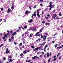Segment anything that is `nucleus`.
I'll return each instance as SVG.
<instances>
[{
	"mask_svg": "<svg viewBox=\"0 0 63 63\" xmlns=\"http://www.w3.org/2000/svg\"><path fill=\"white\" fill-rule=\"evenodd\" d=\"M40 34V32H37L35 35V37H37L38 36V37H40L41 36V38L42 39L43 38V35H41V34Z\"/></svg>",
	"mask_w": 63,
	"mask_h": 63,
	"instance_id": "1",
	"label": "nucleus"
},
{
	"mask_svg": "<svg viewBox=\"0 0 63 63\" xmlns=\"http://www.w3.org/2000/svg\"><path fill=\"white\" fill-rule=\"evenodd\" d=\"M40 10H41V9H37L36 10V11L37 12V16L38 18H39L40 17V12H39V11H40Z\"/></svg>",
	"mask_w": 63,
	"mask_h": 63,
	"instance_id": "2",
	"label": "nucleus"
},
{
	"mask_svg": "<svg viewBox=\"0 0 63 63\" xmlns=\"http://www.w3.org/2000/svg\"><path fill=\"white\" fill-rule=\"evenodd\" d=\"M55 5L54 4H51V5H49V7H50L49 8V10H51V9H52V7H54Z\"/></svg>",
	"mask_w": 63,
	"mask_h": 63,
	"instance_id": "3",
	"label": "nucleus"
},
{
	"mask_svg": "<svg viewBox=\"0 0 63 63\" xmlns=\"http://www.w3.org/2000/svg\"><path fill=\"white\" fill-rule=\"evenodd\" d=\"M41 48L40 47H37L34 49H33V50L34 51H36V50H41Z\"/></svg>",
	"mask_w": 63,
	"mask_h": 63,
	"instance_id": "4",
	"label": "nucleus"
},
{
	"mask_svg": "<svg viewBox=\"0 0 63 63\" xmlns=\"http://www.w3.org/2000/svg\"><path fill=\"white\" fill-rule=\"evenodd\" d=\"M12 7L11 9H14L15 8V7H14V3H12Z\"/></svg>",
	"mask_w": 63,
	"mask_h": 63,
	"instance_id": "5",
	"label": "nucleus"
},
{
	"mask_svg": "<svg viewBox=\"0 0 63 63\" xmlns=\"http://www.w3.org/2000/svg\"><path fill=\"white\" fill-rule=\"evenodd\" d=\"M47 36L46 35H44L43 36V38H44L43 39V41H45V40H47Z\"/></svg>",
	"mask_w": 63,
	"mask_h": 63,
	"instance_id": "6",
	"label": "nucleus"
},
{
	"mask_svg": "<svg viewBox=\"0 0 63 63\" xmlns=\"http://www.w3.org/2000/svg\"><path fill=\"white\" fill-rule=\"evenodd\" d=\"M53 19H55V17L57 16V15L56 14H54L53 15Z\"/></svg>",
	"mask_w": 63,
	"mask_h": 63,
	"instance_id": "7",
	"label": "nucleus"
},
{
	"mask_svg": "<svg viewBox=\"0 0 63 63\" xmlns=\"http://www.w3.org/2000/svg\"><path fill=\"white\" fill-rule=\"evenodd\" d=\"M33 19H31L30 20H29L28 21V22L29 23H32V22H33Z\"/></svg>",
	"mask_w": 63,
	"mask_h": 63,
	"instance_id": "8",
	"label": "nucleus"
},
{
	"mask_svg": "<svg viewBox=\"0 0 63 63\" xmlns=\"http://www.w3.org/2000/svg\"><path fill=\"white\" fill-rule=\"evenodd\" d=\"M16 34V32H15L11 34L12 36H15Z\"/></svg>",
	"mask_w": 63,
	"mask_h": 63,
	"instance_id": "9",
	"label": "nucleus"
},
{
	"mask_svg": "<svg viewBox=\"0 0 63 63\" xmlns=\"http://www.w3.org/2000/svg\"><path fill=\"white\" fill-rule=\"evenodd\" d=\"M11 12V10L10 8H9L7 11V13H9V12Z\"/></svg>",
	"mask_w": 63,
	"mask_h": 63,
	"instance_id": "10",
	"label": "nucleus"
},
{
	"mask_svg": "<svg viewBox=\"0 0 63 63\" xmlns=\"http://www.w3.org/2000/svg\"><path fill=\"white\" fill-rule=\"evenodd\" d=\"M9 62H12L13 61V60L12 59H9Z\"/></svg>",
	"mask_w": 63,
	"mask_h": 63,
	"instance_id": "11",
	"label": "nucleus"
},
{
	"mask_svg": "<svg viewBox=\"0 0 63 63\" xmlns=\"http://www.w3.org/2000/svg\"><path fill=\"white\" fill-rule=\"evenodd\" d=\"M60 48H62V47H58L57 48V49H60Z\"/></svg>",
	"mask_w": 63,
	"mask_h": 63,
	"instance_id": "12",
	"label": "nucleus"
},
{
	"mask_svg": "<svg viewBox=\"0 0 63 63\" xmlns=\"http://www.w3.org/2000/svg\"><path fill=\"white\" fill-rule=\"evenodd\" d=\"M25 14H28V11L27 10L25 12Z\"/></svg>",
	"mask_w": 63,
	"mask_h": 63,
	"instance_id": "13",
	"label": "nucleus"
},
{
	"mask_svg": "<svg viewBox=\"0 0 63 63\" xmlns=\"http://www.w3.org/2000/svg\"><path fill=\"white\" fill-rule=\"evenodd\" d=\"M26 53H27V52H26V50L23 51V53L25 54Z\"/></svg>",
	"mask_w": 63,
	"mask_h": 63,
	"instance_id": "14",
	"label": "nucleus"
},
{
	"mask_svg": "<svg viewBox=\"0 0 63 63\" xmlns=\"http://www.w3.org/2000/svg\"><path fill=\"white\" fill-rule=\"evenodd\" d=\"M26 62H31V60H28V61L26 60Z\"/></svg>",
	"mask_w": 63,
	"mask_h": 63,
	"instance_id": "15",
	"label": "nucleus"
},
{
	"mask_svg": "<svg viewBox=\"0 0 63 63\" xmlns=\"http://www.w3.org/2000/svg\"><path fill=\"white\" fill-rule=\"evenodd\" d=\"M45 18H46V19L47 20H48V17H47V16H45Z\"/></svg>",
	"mask_w": 63,
	"mask_h": 63,
	"instance_id": "16",
	"label": "nucleus"
},
{
	"mask_svg": "<svg viewBox=\"0 0 63 63\" xmlns=\"http://www.w3.org/2000/svg\"><path fill=\"white\" fill-rule=\"evenodd\" d=\"M2 59L4 61L6 60V58H5V57H3L2 58Z\"/></svg>",
	"mask_w": 63,
	"mask_h": 63,
	"instance_id": "17",
	"label": "nucleus"
},
{
	"mask_svg": "<svg viewBox=\"0 0 63 63\" xmlns=\"http://www.w3.org/2000/svg\"><path fill=\"white\" fill-rule=\"evenodd\" d=\"M31 47L32 48H33V49H34L35 48V47L34 46H31Z\"/></svg>",
	"mask_w": 63,
	"mask_h": 63,
	"instance_id": "18",
	"label": "nucleus"
},
{
	"mask_svg": "<svg viewBox=\"0 0 63 63\" xmlns=\"http://www.w3.org/2000/svg\"><path fill=\"white\" fill-rule=\"evenodd\" d=\"M31 30H32V31H34V30H36V29H31Z\"/></svg>",
	"mask_w": 63,
	"mask_h": 63,
	"instance_id": "19",
	"label": "nucleus"
},
{
	"mask_svg": "<svg viewBox=\"0 0 63 63\" xmlns=\"http://www.w3.org/2000/svg\"><path fill=\"white\" fill-rule=\"evenodd\" d=\"M35 57L36 56H35L34 57H32V59H35V58H36Z\"/></svg>",
	"mask_w": 63,
	"mask_h": 63,
	"instance_id": "20",
	"label": "nucleus"
},
{
	"mask_svg": "<svg viewBox=\"0 0 63 63\" xmlns=\"http://www.w3.org/2000/svg\"><path fill=\"white\" fill-rule=\"evenodd\" d=\"M57 46H58V45H57V44H56L55 45V47L56 48L57 47Z\"/></svg>",
	"mask_w": 63,
	"mask_h": 63,
	"instance_id": "21",
	"label": "nucleus"
},
{
	"mask_svg": "<svg viewBox=\"0 0 63 63\" xmlns=\"http://www.w3.org/2000/svg\"><path fill=\"white\" fill-rule=\"evenodd\" d=\"M11 40H12V39L10 38L9 39L8 41L9 42H11Z\"/></svg>",
	"mask_w": 63,
	"mask_h": 63,
	"instance_id": "22",
	"label": "nucleus"
},
{
	"mask_svg": "<svg viewBox=\"0 0 63 63\" xmlns=\"http://www.w3.org/2000/svg\"><path fill=\"white\" fill-rule=\"evenodd\" d=\"M4 36L5 37H7V35L6 34H5L4 35Z\"/></svg>",
	"mask_w": 63,
	"mask_h": 63,
	"instance_id": "23",
	"label": "nucleus"
},
{
	"mask_svg": "<svg viewBox=\"0 0 63 63\" xmlns=\"http://www.w3.org/2000/svg\"><path fill=\"white\" fill-rule=\"evenodd\" d=\"M6 39V37H5V36H3L2 37L3 40H4V39Z\"/></svg>",
	"mask_w": 63,
	"mask_h": 63,
	"instance_id": "24",
	"label": "nucleus"
},
{
	"mask_svg": "<svg viewBox=\"0 0 63 63\" xmlns=\"http://www.w3.org/2000/svg\"><path fill=\"white\" fill-rule=\"evenodd\" d=\"M6 54H8L9 53V51H6Z\"/></svg>",
	"mask_w": 63,
	"mask_h": 63,
	"instance_id": "25",
	"label": "nucleus"
},
{
	"mask_svg": "<svg viewBox=\"0 0 63 63\" xmlns=\"http://www.w3.org/2000/svg\"><path fill=\"white\" fill-rule=\"evenodd\" d=\"M50 59H51V58H50L48 60V62H50Z\"/></svg>",
	"mask_w": 63,
	"mask_h": 63,
	"instance_id": "26",
	"label": "nucleus"
},
{
	"mask_svg": "<svg viewBox=\"0 0 63 63\" xmlns=\"http://www.w3.org/2000/svg\"><path fill=\"white\" fill-rule=\"evenodd\" d=\"M49 5H51V4H52V2H49Z\"/></svg>",
	"mask_w": 63,
	"mask_h": 63,
	"instance_id": "27",
	"label": "nucleus"
},
{
	"mask_svg": "<svg viewBox=\"0 0 63 63\" xmlns=\"http://www.w3.org/2000/svg\"><path fill=\"white\" fill-rule=\"evenodd\" d=\"M22 43H20L19 44V46H22Z\"/></svg>",
	"mask_w": 63,
	"mask_h": 63,
	"instance_id": "28",
	"label": "nucleus"
},
{
	"mask_svg": "<svg viewBox=\"0 0 63 63\" xmlns=\"http://www.w3.org/2000/svg\"><path fill=\"white\" fill-rule=\"evenodd\" d=\"M3 45H4L3 44H1L0 45V47H2V46H3Z\"/></svg>",
	"mask_w": 63,
	"mask_h": 63,
	"instance_id": "29",
	"label": "nucleus"
},
{
	"mask_svg": "<svg viewBox=\"0 0 63 63\" xmlns=\"http://www.w3.org/2000/svg\"><path fill=\"white\" fill-rule=\"evenodd\" d=\"M35 58H37V59H39V58H39V57H37V56H35Z\"/></svg>",
	"mask_w": 63,
	"mask_h": 63,
	"instance_id": "30",
	"label": "nucleus"
},
{
	"mask_svg": "<svg viewBox=\"0 0 63 63\" xmlns=\"http://www.w3.org/2000/svg\"><path fill=\"white\" fill-rule=\"evenodd\" d=\"M57 58H55L53 59L54 61H56V60Z\"/></svg>",
	"mask_w": 63,
	"mask_h": 63,
	"instance_id": "31",
	"label": "nucleus"
},
{
	"mask_svg": "<svg viewBox=\"0 0 63 63\" xmlns=\"http://www.w3.org/2000/svg\"><path fill=\"white\" fill-rule=\"evenodd\" d=\"M57 33H56L54 35H53V36H55V35H57Z\"/></svg>",
	"mask_w": 63,
	"mask_h": 63,
	"instance_id": "32",
	"label": "nucleus"
},
{
	"mask_svg": "<svg viewBox=\"0 0 63 63\" xmlns=\"http://www.w3.org/2000/svg\"><path fill=\"white\" fill-rule=\"evenodd\" d=\"M48 33H45V35H48Z\"/></svg>",
	"mask_w": 63,
	"mask_h": 63,
	"instance_id": "33",
	"label": "nucleus"
},
{
	"mask_svg": "<svg viewBox=\"0 0 63 63\" xmlns=\"http://www.w3.org/2000/svg\"><path fill=\"white\" fill-rule=\"evenodd\" d=\"M46 25H49V23H47L46 24Z\"/></svg>",
	"mask_w": 63,
	"mask_h": 63,
	"instance_id": "34",
	"label": "nucleus"
},
{
	"mask_svg": "<svg viewBox=\"0 0 63 63\" xmlns=\"http://www.w3.org/2000/svg\"><path fill=\"white\" fill-rule=\"evenodd\" d=\"M56 19H60V18L59 17H56Z\"/></svg>",
	"mask_w": 63,
	"mask_h": 63,
	"instance_id": "35",
	"label": "nucleus"
},
{
	"mask_svg": "<svg viewBox=\"0 0 63 63\" xmlns=\"http://www.w3.org/2000/svg\"><path fill=\"white\" fill-rule=\"evenodd\" d=\"M59 16H61L62 15V14H61V13H60L59 14Z\"/></svg>",
	"mask_w": 63,
	"mask_h": 63,
	"instance_id": "36",
	"label": "nucleus"
},
{
	"mask_svg": "<svg viewBox=\"0 0 63 63\" xmlns=\"http://www.w3.org/2000/svg\"><path fill=\"white\" fill-rule=\"evenodd\" d=\"M7 36H10V34H9V33H7Z\"/></svg>",
	"mask_w": 63,
	"mask_h": 63,
	"instance_id": "37",
	"label": "nucleus"
},
{
	"mask_svg": "<svg viewBox=\"0 0 63 63\" xmlns=\"http://www.w3.org/2000/svg\"><path fill=\"white\" fill-rule=\"evenodd\" d=\"M29 9H30V10H32V8H31L30 6H29Z\"/></svg>",
	"mask_w": 63,
	"mask_h": 63,
	"instance_id": "38",
	"label": "nucleus"
},
{
	"mask_svg": "<svg viewBox=\"0 0 63 63\" xmlns=\"http://www.w3.org/2000/svg\"><path fill=\"white\" fill-rule=\"evenodd\" d=\"M14 44H15V45H16V44H17V43L16 42H15V41H14Z\"/></svg>",
	"mask_w": 63,
	"mask_h": 63,
	"instance_id": "39",
	"label": "nucleus"
},
{
	"mask_svg": "<svg viewBox=\"0 0 63 63\" xmlns=\"http://www.w3.org/2000/svg\"><path fill=\"white\" fill-rule=\"evenodd\" d=\"M47 16H48V17H49V16H50V15L49 14H47Z\"/></svg>",
	"mask_w": 63,
	"mask_h": 63,
	"instance_id": "40",
	"label": "nucleus"
},
{
	"mask_svg": "<svg viewBox=\"0 0 63 63\" xmlns=\"http://www.w3.org/2000/svg\"><path fill=\"white\" fill-rule=\"evenodd\" d=\"M48 47V46L47 45H46L45 46V47Z\"/></svg>",
	"mask_w": 63,
	"mask_h": 63,
	"instance_id": "41",
	"label": "nucleus"
},
{
	"mask_svg": "<svg viewBox=\"0 0 63 63\" xmlns=\"http://www.w3.org/2000/svg\"><path fill=\"white\" fill-rule=\"evenodd\" d=\"M59 59L60 60V59H61V57H59Z\"/></svg>",
	"mask_w": 63,
	"mask_h": 63,
	"instance_id": "42",
	"label": "nucleus"
},
{
	"mask_svg": "<svg viewBox=\"0 0 63 63\" xmlns=\"http://www.w3.org/2000/svg\"><path fill=\"white\" fill-rule=\"evenodd\" d=\"M33 16H34V14H33L32 16V18H33Z\"/></svg>",
	"mask_w": 63,
	"mask_h": 63,
	"instance_id": "43",
	"label": "nucleus"
},
{
	"mask_svg": "<svg viewBox=\"0 0 63 63\" xmlns=\"http://www.w3.org/2000/svg\"><path fill=\"white\" fill-rule=\"evenodd\" d=\"M47 55V57H49V55Z\"/></svg>",
	"mask_w": 63,
	"mask_h": 63,
	"instance_id": "44",
	"label": "nucleus"
},
{
	"mask_svg": "<svg viewBox=\"0 0 63 63\" xmlns=\"http://www.w3.org/2000/svg\"><path fill=\"white\" fill-rule=\"evenodd\" d=\"M1 11H3L4 10V9L3 8H1Z\"/></svg>",
	"mask_w": 63,
	"mask_h": 63,
	"instance_id": "45",
	"label": "nucleus"
},
{
	"mask_svg": "<svg viewBox=\"0 0 63 63\" xmlns=\"http://www.w3.org/2000/svg\"><path fill=\"white\" fill-rule=\"evenodd\" d=\"M11 38L12 39H14V37L13 36H12L11 37Z\"/></svg>",
	"mask_w": 63,
	"mask_h": 63,
	"instance_id": "46",
	"label": "nucleus"
},
{
	"mask_svg": "<svg viewBox=\"0 0 63 63\" xmlns=\"http://www.w3.org/2000/svg\"><path fill=\"white\" fill-rule=\"evenodd\" d=\"M36 7H37V6H36L35 5V6L33 7V8H34V9H35V8H36Z\"/></svg>",
	"mask_w": 63,
	"mask_h": 63,
	"instance_id": "47",
	"label": "nucleus"
},
{
	"mask_svg": "<svg viewBox=\"0 0 63 63\" xmlns=\"http://www.w3.org/2000/svg\"><path fill=\"white\" fill-rule=\"evenodd\" d=\"M24 28L25 29H26V28H27V27L26 26H25L24 27Z\"/></svg>",
	"mask_w": 63,
	"mask_h": 63,
	"instance_id": "48",
	"label": "nucleus"
},
{
	"mask_svg": "<svg viewBox=\"0 0 63 63\" xmlns=\"http://www.w3.org/2000/svg\"><path fill=\"white\" fill-rule=\"evenodd\" d=\"M3 20V19H0V22H1V21H2V20Z\"/></svg>",
	"mask_w": 63,
	"mask_h": 63,
	"instance_id": "49",
	"label": "nucleus"
},
{
	"mask_svg": "<svg viewBox=\"0 0 63 63\" xmlns=\"http://www.w3.org/2000/svg\"><path fill=\"white\" fill-rule=\"evenodd\" d=\"M42 15H43V14H44V12L43 11L42 12Z\"/></svg>",
	"mask_w": 63,
	"mask_h": 63,
	"instance_id": "50",
	"label": "nucleus"
},
{
	"mask_svg": "<svg viewBox=\"0 0 63 63\" xmlns=\"http://www.w3.org/2000/svg\"><path fill=\"white\" fill-rule=\"evenodd\" d=\"M19 30H18L16 31V32H19Z\"/></svg>",
	"mask_w": 63,
	"mask_h": 63,
	"instance_id": "51",
	"label": "nucleus"
},
{
	"mask_svg": "<svg viewBox=\"0 0 63 63\" xmlns=\"http://www.w3.org/2000/svg\"><path fill=\"white\" fill-rule=\"evenodd\" d=\"M10 32L11 33H13V31H10Z\"/></svg>",
	"mask_w": 63,
	"mask_h": 63,
	"instance_id": "52",
	"label": "nucleus"
},
{
	"mask_svg": "<svg viewBox=\"0 0 63 63\" xmlns=\"http://www.w3.org/2000/svg\"><path fill=\"white\" fill-rule=\"evenodd\" d=\"M7 41V39H5L4 40V41L5 42V41Z\"/></svg>",
	"mask_w": 63,
	"mask_h": 63,
	"instance_id": "53",
	"label": "nucleus"
},
{
	"mask_svg": "<svg viewBox=\"0 0 63 63\" xmlns=\"http://www.w3.org/2000/svg\"><path fill=\"white\" fill-rule=\"evenodd\" d=\"M6 51H9V49H8V48H7L6 49Z\"/></svg>",
	"mask_w": 63,
	"mask_h": 63,
	"instance_id": "54",
	"label": "nucleus"
},
{
	"mask_svg": "<svg viewBox=\"0 0 63 63\" xmlns=\"http://www.w3.org/2000/svg\"><path fill=\"white\" fill-rule=\"evenodd\" d=\"M46 47H45L44 48V51L45 52H46Z\"/></svg>",
	"mask_w": 63,
	"mask_h": 63,
	"instance_id": "55",
	"label": "nucleus"
},
{
	"mask_svg": "<svg viewBox=\"0 0 63 63\" xmlns=\"http://www.w3.org/2000/svg\"><path fill=\"white\" fill-rule=\"evenodd\" d=\"M23 54L22 53H21V54H20V56H22L23 55Z\"/></svg>",
	"mask_w": 63,
	"mask_h": 63,
	"instance_id": "56",
	"label": "nucleus"
},
{
	"mask_svg": "<svg viewBox=\"0 0 63 63\" xmlns=\"http://www.w3.org/2000/svg\"><path fill=\"white\" fill-rule=\"evenodd\" d=\"M42 23H45V21H43L42 22Z\"/></svg>",
	"mask_w": 63,
	"mask_h": 63,
	"instance_id": "57",
	"label": "nucleus"
},
{
	"mask_svg": "<svg viewBox=\"0 0 63 63\" xmlns=\"http://www.w3.org/2000/svg\"><path fill=\"white\" fill-rule=\"evenodd\" d=\"M51 52H50V54L49 55L50 56H51Z\"/></svg>",
	"mask_w": 63,
	"mask_h": 63,
	"instance_id": "58",
	"label": "nucleus"
},
{
	"mask_svg": "<svg viewBox=\"0 0 63 63\" xmlns=\"http://www.w3.org/2000/svg\"><path fill=\"white\" fill-rule=\"evenodd\" d=\"M9 58L10 59H12V57H11V56H9Z\"/></svg>",
	"mask_w": 63,
	"mask_h": 63,
	"instance_id": "59",
	"label": "nucleus"
},
{
	"mask_svg": "<svg viewBox=\"0 0 63 63\" xmlns=\"http://www.w3.org/2000/svg\"><path fill=\"white\" fill-rule=\"evenodd\" d=\"M56 57V56H54L53 57V58H55Z\"/></svg>",
	"mask_w": 63,
	"mask_h": 63,
	"instance_id": "60",
	"label": "nucleus"
},
{
	"mask_svg": "<svg viewBox=\"0 0 63 63\" xmlns=\"http://www.w3.org/2000/svg\"><path fill=\"white\" fill-rule=\"evenodd\" d=\"M30 37H32V35L31 34H30Z\"/></svg>",
	"mask_w": 63,
	"mask_h": 63,
	"instance_id": "61",
	"label": "nucleus"
},
{
	"mask_svg": "<svg viewBox=\"0 0 63 63\" xmlns=\"http://www.w3.org/2000/svg\"><path fill=\"white\" fill-rule=\"evenodd\" d=\"M34 16H36V14H34Z\"/></svg>",
	"mask_w": 63,
	"mask_h": 63,
	"instance_id": "62",
	"label": "nucleus"
},
{
	"mask_svg": "<svg viewBox=\"0 0 63 63\" xmlns=\"http://www.w3.org/2000/svg\"><path fill=\"white\" fill-rule=\"evenodd\" d=\"M38 40H39V41H41V39H40V38H39L38 39Z\"/></svg>",
	"mask_w": 63,
	"mask_h": 63,
	"instance_id": "63",
	"label": "nucleus"
},
{
	"mask_svg": "<svg viewBox=\"0 0 63 63\" xmlns=\"http://www.w3.org/2000/svg\"><path fill=\"white\" fill-rule=\"evenodd\" d=\"M45 43H46V42H44L43 43V45H44V44H45Z\"/></svg>",
	"mask_w": 63,
	"mask_h": 63,
	"instance_id": "64",
	"label": "nucleus"
}]
</instances>
